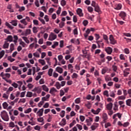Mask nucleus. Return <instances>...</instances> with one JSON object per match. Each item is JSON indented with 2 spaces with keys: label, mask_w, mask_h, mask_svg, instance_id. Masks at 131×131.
<instances>
[{
  "label": "nucleus",
  "mask_w": 131,
  "mask_h": 131,
  "mask_svg": "<svg viewBox=\"0 0 131 131\" xmlns=\"http://www.w3.org/2000/svg\"><path fill=\"white\" fill-rule=\"evenodd\" d=\"M1 118L4 120V121H9V115H8V113L6 112V111H3L1 113Z\"/></svg>",
  "instance_id": "1"
},
{
  "label": "nucleus",
  "mask_w": 131,
  "mask_h": 131,
  "mask_svg": "<svg viewBox=\"0 0 131 131\" xmlns=\"http://www.w3.org/2000/svg\"><path fill=\"white\" fill-rule=\"evenodd\" d=\"M56 38H57V35L54 34V33H51L49 35L48 40H51V41H53V40H55Z\"/></svg>",
  "instance_id": "2"
},
{
  "label": "nucleus",
  "mask_w": 131,
  "mask_h": 131,
  "mask_svg": "<svg viewBox=\"0 0 131 131\" xmlns=\"http://www.w3.org/2000/svg\"><path fill=\"white\" fill-rule=\"evenodd\" d=\"M119 16L122 18V20H125V17H126V13L124 11H121L119 14Z\"/></svg>",
  "instance_id": "3"
},
{
  "label": "nucleus",
  "mask_w": 131,
  "mask_h": 131,
  "mask_svg": "<svg viewBox=\"0 0 131 131\" xmlns=\"http://www.w3.org/2000/svg\"><path fill=\"white\" fill-rule=\"evenodd\" d=\"M110 40L111 41V45H115V43H116V40L114 39L113 35H110Z\"/></svg>",
  "instance_id": "4"
},
{
  "label": "nucleus",
  "mask_w": 131,
  "mask_h": 131,
  "mask_svg": "<svg viewBox=\"0 0 131 131\" xmlns=\"http://www.w3.org/2000/svg\"><path fill=\"white\" fill-rule=\"evenodd\" d=\"M76 12L79 17H83V13H82V10L81 9L78 8L76 10Z\"/></svg>",
  "instance_id": "5"
},
{
  "label": "nucleus",
  "mask_w": 131,
  "mask_h": 131,
  "mask_svg": "<svg viewBox=\"0 0 131 131\" xmlns=\"http://www.w3.org/2000/svg\"><path fill=\"white\" fill-rule=\"evenodd\" d=\"M105 52H106L107 54H108V55H111V54L112 53V48L110 47H108L106 48L105 49Z\"/></svg>",
  "instance_id": "6"
},
{
  "label": "nucleus",
  "mask_w": 131,
  "mask_h": 131,
  "mask_svg": "<svg viewBox=\"0 0 131 131\" xmlns=\"http://www.w3.org/2000/svg\"><path fill=\"white\" fill-rule=\"evenodd\" d=\"M102 119L103 120V121L104 123H106L107 120L108 119V115H107V114L104 113L102 114Z\"/></svg>",
  "instance_id": "7"
},
{
  "label": "nucleus",
  "mask_w": 131,
  "mask_h": 131,
  "mask_svg": "<svg viewBox=\"0 0 131 131\" xmlns=\"http://www.w3.org/2000/svg\"><path fill=\"white\" fill-rule=\"evenodd\" d=\"M59 125H60V126L66 125V119H65V118L62 119L61 121L59 122Z\"/></svg>",
  "instance_id": "8"
},
{
  "label": "nucleus",
  "mask_w": 131,
  "mask_h": 131,
  "mask_svg": "<svg viewBox=\"0 0 131 131\" xmlns=\"http://www.w3.org/2000/svg\"><path fill=\"white\" fill-rule=\"evenodd\" d=\"M37 114H38V116L40 117V116H42V115L43 114V108H42L40 109L37 113Z\"/></svg>",
  "instance_id": "9"
},
{
  "label": "nucleus",
  "mask_w": 131,
  "mask_h": 131,
  "mask_svg": "<svg viewBox=\"0 0 131 131\" xmlns=\"http://www.w3.org/2000/svg\"><path fill=\"white\" fill-rule=\"evenodd\" d=\"M100 111H101V109L100 108H97L96 111H95V110L94 109H92L91 110V112H92L93 114H95V115L99 114V113H100Z\"/></svg>",
  "instance_id": "10"
},
{
  "label": "nucleus",
  "mask_w": 131,
  "mask_h": 131,
  "mask_svg": "<svg viewBox=\"0 0 131 131\" xmlns=\"http://www.w3.org/2000/svg\"><path fill=\"white\" fill-rule=\"evenodd\" d=\"M112 107H113V104L111 102L106 105V108L107 110H112Z\"/></svg>",
  "instance_id": "11"
},
{
  "label": "nucleus",
  "mask_w": 131,
  "mask_h": 131,
  "mask_svg": "<svg viewBox=\"0 0 131 131\" xmlns=\"http://www.w3.org/2000/svg\"><path fill=\"white\" fill-rule=\"evenodd\" d=\"M115 7V10H121V8H122V5H121V4H118L116 5Z\"/></svg>",
  "instance_id": "12"
},
{
  "label": "nucleus",
  "mask_w": 131,
  "mask_h": 131,
  "mask_svg": "<svg viewBox=\"0 0 131 131\" xmlns=\"http://www.w3.org/2000/svg\"><path fill=\"white\" fill-rule=\"evenodd\" d=\"M56 71H57V72H58L59 73H60V74L63 73V69H62L60 67H57L56 68Z\"/></svg>",
  "instance_id": "13"
},
{
  "label": "nucleus",
  "mask_w": 131,
  "mask_h": 131,
  "mask_svg": "<svg viewBox=\"0 0 131 131\" xmlns=\"http://www.w3.org/2000/svg\"><path fill=\"white\" fill-rule=\"evenodd\" d=\"M13 26H17L18 25L17 20H12L10 22Z\"/></svg>",
  "instance_id": "14"
},
{
  "label": "nucleus",
  "mask_w": 131,
  "mask_h": 131,
  "mask_svg": "<svg viewBox=\"0 0 131 131\" xmlns=\"http://www.w3.org/2000/svg\"><path fill=\"white\" fill-rule=\"evenodd\" d=\"M95 9V12H97V13H99L100 12H101V9H100V7L99 6V5H96V6L94 7Z\"/></svg>",
  "instance_id": "15"
},
{
  "label": "nucleus",
  "mask_w": 131,
  "mask_h": 131,
  "mask_svg": "<svg viewBox=\"0 0 131 131\" xmlns=\"http://www.w3.org/2000/svg\"><path fill=\"white\" fill-rule=\"evenodd\" d=\"M6 39L7 40H8V41H10V42H12V41H13V37L12 36V35H9L8 36Z\"/></svg>",
  "instance_id": "16"
},
{
  "label": "nucleus",
  "mask_w": 131,
  "mask_h": 131,
  "mask_svg": "<svg viewBox=\"0 0 131 131\" xmlns=\"http://www.w3.org/2000/svg\"><path fill=\"white\" fill-rule=\"evenodd\" d=\"M54 92L55 93H56V92H57V91L55 89V88H52L51 89L50 91V94H51L52 95L54 94Z\"/></svg>",
  "instance_id": "17"
},
{
  "label": "nucleus",
  "mask_w": 131,
  "mask_h": 131,
  "mask_svg": "<svg viewBox=\"0 0 131 131\" xmlns=\"http://www.w3.org/2000/svg\"><path fill=\"white\" fill-rule=\"evenodd\" d=\"M50 98V94H48L46 97H42L41 100L42 101H48V99Z\"/></svg>",
  "instance_id": "18"
},
{
  "label": "nucleus",
  "mask_w": 131,
  "mask_h": 131,
  "mask_svg": "<svg viewBox=\"0 0 131 131\" xmlns=\"http://www.w3.org/2000/svg\"><path fill=\"white\" fill-rule=\"evenodd\" d=\"M55 86L57 89V90H60L61 88V84H60V82H56L55 84Z\"/></svg>",
  "instance_id": "19"
},
{
  "label": "nucleus",
  "mask_w": 131,
  "mask_h": 131,
  "mask_svg": "<svg viewBox=\"0 0 131 131\" xmlns=\"http://www.w3.org/2000/svg\"><path fill=\"white\" fill-rule=\"evenodd\" d=\"M114 110H115V111L118 110V105H117V102L116 101L114 103Z\"/></svg>",
  "instance_id": "20"
},
{
  "label": "nucleus",
  "mask_w": 131,
  "mask_h": 131,
  "mask_svg": "<svg viewBox=\"0 0 131 131\" xmlns=\"http://www.w3.org/2000/svg\"><path fill=\"white\" fill-rule=\"evenodd\" d=\"M38 62L43 66V65H46V61L43 59H39Z\"/></svg>",
  "instance_id": "21"
},
{
  "label": "nucleus",
  "mask_w": 131,
  "mask_h": 131,
  "mask_svg": "<svg viewBox=\"0 0 131 131\" xmlns=\"http://www.w3.org/2000/svg\"><path fill=\"white\" fill-rule=\"evenodd\" d=\"M42 88L43 89V91H45V92H49V88L46 85H42Z\"/></svg>",
  "instance_id": "22"
},
{
  "label": "nucleus",
  "mask_w": 131,
  "mask_h": 131,
  "mask_svg": "<svg viewBox=\"0 0 131 131\" xmlns=\"http://www.w3.org/2000/svg\"><path fill=\"white\" fill-rule=\"evenodd\" d=\"M8 106H9V104H8V103H7V102H5L3 103V107L4 109H7Z\"/></svg>",
  "instance_id": "23"
},
{
  "label": "nucleus",
  "mask_w": 131,
  "mask_h": 131,
  "mask_svg": "<svg viewBox=\"0 0 131 131\" xmlns=\"http://www.w3.org/2000/svg\"><path fill=\"white\" fill-rule=\"evenodd\" d=\"M60 5L62 7H65V6H66V1L65 0H61Z\"/></svg>",
  "instance_id": "24"
},
{
  "label": "nucleus",
  "mask_w": 131,
  "mask_h": 131,
  "mask_svg": "<svg viewBox=\"0 0 131 131\" xmlns=\"http://www.w3.org/2000/svg\"><path fill=\"white\" fill-rule=\"evenodd\" d=\"M75 124H76V121L75 120H73L72 122L70 124V127L71 128Z\"/></svg>",
  "instance_id": "25"
},
{
  "label": "nucleus",
  "mask_w": 131,
  "mask_h": 131,
  "mask_svg": "<svg viewBox=\"0 0 131 131\" xmlns=\"http://www.w3.org/2000/svg\"><path fill=\"white\" fill-rule=\"evenodd\" d=\"M9 48V43L5 42L3 45V49H8Z\"/></svg>",
  "instance_id": "26"
},
{
  "label": "nucleus",
  "mask_w": 131,
  "mask_h": 131,
  "mask_svg": "<svg viewBox=\"0 0 131 131\" xmlns=\"http://www.w3.org/2000/svg\"><path fill=\"white\" fill-rule=\"evenodd\" d=\"M57 46H59V42H58L57 41H55L54 44L52 46V49H55V48L57 47Z\"/></svg>",
  "instance_id": "27"
},
{
  "label": "nucleus",
  "mask_w": 131,
  "mask_h": 131,
  "mask_svg": "<svg viewBox=\"0 0 131 131\" xmlns=\"http://www.w3.org/2000/svg\"><path fill=\"white\" fill-rule=\"evenodd\" d=\"M20 42L19 45H21L23 48H25V46H26V43L25 42H23L22 40H19Z\"/></svg>",
  "instance_id": "28"
},
{
  "label": "nucleus",
  "mask_w": 131,
  "mask_h": 131,
  "mask_svg": "<svg viewBox=\"0 0 131 131\" xmlns=\"http://www.w3.org/2000/svg\"><path fill=\"white\" fill-rule=\"evenodd\" d=\"M13 38L14 39L13 40V42H14L15 43H17V40H18V36L14 35Z\"/></svg>",
  "instance_id": "29"
},
{
  "label": "nucleus",
  "mask_w": 131,
  "mask_h": 131,
  "mask_svg": "<svg viewBox=\"0 0 131 131\" xmlns=\"http://www.w3.org/2000/svg\"><path fill=\"white\" fill-rule=\"evenodd\" d=\"M130 103H131V99H127L126 101V104L127 106H130Z\"/></svg>",
  "instance_id": "30"
},
{
  "label": "nucleus",
  "mask_w": 131,
  "mask_h": 131,
  "mask_svg": "<svg viewBox=\"0 0 131 131\" xmlns=\"http://www.w3.org/2000/svg\"><path fill=\"white\" fill-rule=\"evenodd\" d=\"M38 19L42 23V24H43V25L46 24V21H45V20L43 19L40 17H38Z\"/></svg>",
  "instance_id": "31"
},
{
  "label": "nucleus",
  "mask_w": 131,
  "mask_h": 131,
  "mask_svg": "<svg viewBox=\"0 0 131 131\" xmlns=\"http://www.w3.org/2000/svg\"><path fill=\"white\" fill-rule=\"evenodd\" d=\"M3 79L5 80V81H6V82H8V83H12V80H8L7 78L6 77H3Z\"/></svg>",
  "instance_id": "32"
},
{
  "label": "nucleus",
  "mask_w": 131,
  "mask_h": 131,
  "mask_svg": "<svg viewBox=\"0 0 131 131\" xmlns=\"http://www.w3.org/2000/svg\"><path fill=\"white\" fill-rule=\"evenodd\" d=\"M52 74H53V69H50L48 71V75H49V76H52Z\"/></svg>",
  "instance_id": "33"
},
{
  "label": "nucleus",
  "mask_w": 131,
  "mask_h": 131,
  "mask_svg": "<svg viewBox=\"0 0 131 131\" xmlns=\"http://www.w3.org/2000/svg\"><path fill=\"white\" fill-rule=\"evenodd\" d=\"M20 23H22L25 26H26V25H27V22H26V20H25V19H23L21 20H20Z\"/></svg>",
  "instance_id": "34"
},
{
  "label": "nucleus",
  "mask_w": 131,
  "mask_h": 131,
  "mask_svg": "<svg viewBox=\"0 0 131 131\" xmlns=\"http://www.w3.org/2000/svg\"><path fill=\"white\" fill-rule=\"evenodd\" d=\"M32 109H31V108H28L27 110H26L25 111V113L26 114H28V113H30V112H31V111H32Z\"/></svg>",
  "instance_id": "35"
},
{
  "label": "nucleus",
  "mask_w": 131,
  "mask_h": 131,
  "mask_svg": "<svg viewBox=\"0 0 131 131\" xmlns=\"http://www.w3.org/2000/svg\"><path fill=\"white\" fill-rule=\"evenodd\" d=\"M27 97H28L29 98H31V97H32V92H28L27 94Z\"/></svg>",
  "instance_id": "36"
},
{
  "label": "nucleus",
  "mask_w": 131,
  "mask_h": 131,
  "mask_svg": "<svg viewBox=\"0 0 131 131\" xmlns=\"http://www.w3.org/2000/svg\"><path fill=\"white\" fill-rule=\"evenodd\" d=\"M8 61H10V62H14V61H15V59L12 58V56H8Z\"/></svg>",
  "instance_id": "37"
},
{
  "label": "nucleus",
  "mask_w": 131,
  "mask_h": 131,
  "mask_svg": "<svg viewBox=\"0 0 131 131\" xmlns=\"http://www.w3.org/2000/svg\"><path fill=\"white\" fill-rule=\"evenodd\" d=\"M102 36H103V39H104V40L108 41V36H107V35L103 34Z\"/></svg>",
  "instance_id": "38"
},
{
  "label": "nucleus",
  "mask_w": 131,
  "mask_h": 131,
  "mask_svg": "<svg viewBox=\"0 0 131 131\" xmlns=\"http://www.w3.org/2000/svg\"><path fill=\"white\" fill-rule=\"evenodd\" d=\"M44 103H45L44 100H42V101H40L39 103L38 104V107H41V106H42V105H43Z\"/></svg>",
  "instance_id": "39"
},
{
  "label": "nucleus",
  "mask_w": 131,
  "mask_h": 131,
  "mask_svg": "<svg viewBox=\"0 0 131 131\" xmlns=\"http://www.w3.org/2000/svg\"><path fill=\"white\" fill-rule=\"evenodd\" d=\"M23 39L26 41L27 43H29V40H28V38L26 37H22Z\"/></svg>",
  "instance_id": "40"
},
{
  "label": "nucleus",
  "mask_w": 131,
  "mask_h": 131,
  "mask_svg": "<svg viewBox=\"0 0 131 131\" xmlns=\"http://www.w3.org/2000/svg\"><path fill=\"white\" fill-rule=\"evenodd\" d=\"M6 25L8 27H9V28H10V29H14V27H13V26H12L11 25H10V24H9L8 23H6Z\"/></svg>",
  "instance_id": "41"
},
{
  "label": "nucleus",
  "mask_w": 131,
  "mask_h": 131,
  "mask_svg": "<svg viewBox=\"0 0 131 131\" xmlns=\"http://www.w3.org/2000/svg\"><path fill=\"white\" fill-rule=\"evenodd\" d=\"M128 74H129V72H126L125 71H123V75L124 77H127Z\"/></svg>",
  "instance_id": "42"
},
{
  "label": "nucleus",
  "mask_w": 131,
  "mask_h": 131,
  "mask_svg": "<svg viewBox=\"0 0 131 131\" xmlns=\"http://www.w3.org/2000/svg\"><path fill=\"white\" fill-rule=\"evenodd\" d=\"M60 116L62 118L65 116V111H62L60 113Z\"/></svg>",
  "instance_id": "43"
},
{
  "label": "nucleus",
  "mask_w": 131,
  "mask_h": 131,
  "mask_svg": "<svg viewBox=\"0 0 131 131\" xmlns=\"http://www.w3.org/2000/svg\"><path fill=\"white\" fill-rule=\"evenodd\" d=\"M64 26H65V23L63 21H61L60 24H59V27L60 28H63V27H64Z\"/></svg>",
  "instance_id": "44"
},
{
  "label": "nucleus",
  "mask_w": 131,
  "mask_h": 131,
  "mask_svg": "<svg viewBox=\"0 0 131 131\" xmlns=\"http://www.w3.org/2000/svg\"><path fill=\"white\" fill-rule=\"evenodd\" d=\"M5 55V51L3 50L0 52V58H3Z\"/></svg>",
  "instance_id": "45"
},
{
  "label": "nucleus",
  "mask_w": 131,
  "mask_h": 131,
  "mask_svg": "<svg viewBox=\"0 0 131 131\" xmlns=\"http://www.w3.org/2000/svg\"><path fill=\"white\" fill-rule=\"evenodd\" d=\"M37 28L36 27H34L33 28V33H37Z\"/></svg>",
  "instance_id": "46"
},
{
  "label": "nucleus",
  "mask_w": 131,
  "mask_h": 131,
  "mask_svg": "<svg viewBox=\"0 0 131 131\" xmlns=\"http://www.w3.org/2000/svg\"><path fill=\"white\" fill-rule=\"evenodd\" d=\"M77 77H78V75H77V74L74 73L73 74V75L72 76V78H77Z\"/></svg>",
  "instance_id": "47"
},
{
  "label": "nucleus",
  "mask_w": 131,
  "mask_h": 131,
  "mask_svg": "<svg viewBox=\"0 0 131 131\" xmlns=\"http://www.w3.org/2000/svg\"><path fill=\"white\" fill-rule=\"evenodd\" d=\"M61 7H58V9L56 11V13L57 15H60V14L61 13Z\"/></svg>",
  "instance_id": "48"
},
{
  "label": "nucleus",
  "mask_w": 131,
  "mask_h": 131,
  "mask_svg": "<svg viewBox=\"0 0 131 131\" xmlns=\"http://www.w3.org/2000/svg\"><path fill=\"white\" fill-rule=\"evenodd\" d=\"M75 103L76 104H79L80 103V98H78L76 99L75 100Z\"/></svg>",
  "instance_id": "49"
},
{
  "label": "nucleus",
  "mask_w": 131,
  "mask_h": 131,
  "mask_svg": "<svg viewBox=\"0 0 131 131\" xmlns=\"http://www.w3.org/2000/svg\"><path fill=\"white\" fill-rule=\"evenodd\" d=\"M103 95L104 96H106V97H109V93L108 92V91L105 90L104 92H103Z\"/></svg>",
  "instance_id": "50"
},
{
  "label": "nucleus",
  "mask_w": 131,
  "mask_h": 131,
  "mask_svg": "<svg viewBox=\"0 0 131 131\" xmlns=\"http://www.w3.org/2000/svg\"><path fill=\"white\" fill-rule=\"evenodd\" d=\"M112 68H113V70L115 71V72H116V71H117V66L115 65H113L112 66Z\"/></svg>",
  "instance_id": "51"
},
{
  "label": "nucleus",
  "mask_w": 131,
  "mask_h": 131,
  "mask_svg": "<svg viewBox=\"0 0 131 131\" xmlns=\"http://www.w3.org/2000/svg\"><path fill=\"white\" fill-rule=\"evenodd\" d=\"M33 24L34 25H36V26H37L38 25V20H36V19H34L33 20Z\"/></svg>",
  "instance_id": "52"
},
{
  "label": "nucleus",
  "mask_w": 131,
  "mask_h": 131,
  "mask_svg": "<svg viewBox=\"0 0 131 131\" xmlns=\"http://www.w3.org/2000/svg\"><path fill=\"white\" fill-rule=\"evenodd\" d=\"M88 12H90V13H92V12H93V7L91 6L88 7Z\"/></svg>",
  "instance_id": "53"
},
{
  "label": "nucleus",
  "mask_w": 131,
  "mask_h": 131,
  "mask_svg": "<svg viewBox=\"0 0 131 131\" xmlns=\"http://www.w3.org/2000/svg\"><path fill=\"white\" fill-rule=\"evenodd\" d=\"M110 97H112V98H115V93H114V92L112 91L110 93Z\"/></svg>",
  "instance_id": "54"
},
{
  "label": "nucleus",
  "mask_w": 131,
  "mask_h": 131,
  "mask_svg": "<svg viewBox=\"0 0 131 131\" xmlns=\"http://www.w3.org/2000/svg\"><path fill=\"white\" fill-rule=\"evenodd\" d=\"M23 11H25V7L24 6L20 7L19 9L18 10L19 12H23Z\"/></svg>",
  "instance_id": "55"
},
{
  "label": "nucleus",
  "mask_w": 131,
  "mask_h": 131,
  "mask_svg": "<svg viewBox=\"0 0 131 131\" xmlns=\"http://www.w3.org/2000/svg\"><path fill=\"white\" fill-rule=\"evenodd\" d=\"M118 100H125V96H124V95L119 96Z\"/></svg>",
  "instance_id": "56"
},
{
  "label": "nucleus",
  "mask_w": 131,
  "mask_h": 131,
  "mask_svg": "<svg viewBox=\"0 0 131 131\" xmlns=\"http://www.w3.org/2000/svg\"><path fill=\"white\" fill-rule=\"evenodd\" d=\"M9 126L10 127H15V124L13 122H11L9 123Z\"/></svg>",
  "instance_id": "57"
},
{
  "label": "nucleus",
  "mask_w": 131,
  "mask_h": 131,
  "mask_svg": "<svg viewBox=\"0 0 131 131\" xmlns=\"http://www.w3.org/2000/svg\"><path fill=\"white\" fill-rule=\"evenodd\" d=\"M73 32H74V35H77V34H78V32L77 31V28H75L74 29Z\"/></svg>",
  "instance_id": "58"
},
{
  "label": "nucleus",
  "mask_w": 131,
  "mask_h": 131,
  "mask_svg": "<svg viewBox=\"0 0 131 131\" xmlns=\"http://www.w3.org/2000/svg\"><path fill=\"white\" fill-rule=\"evenodd\" d=\"M35 5L36 7H37V8L39 7V2H38V0L35 1Z\"/></svg>",
  "instance_id": "59"
},
{
  "label": "nucleus",
  "mask_w": 131,
  "mask_h": 131,
  "mask_svg": "<svg viewBox=\"0 0 131 131\" xmlns=\"http://www.w3.org/2000/svg\"><path fill=\"white\" fill-rule=\"evenodd\" d=\"M90 121H91V122L93 121V118H89V119H86V122L87 123H89Z\"/></svg>",
  "instance_id": "60"
},
{
  "label": "nucleus",
  "mask_w": 131,
  "mask_h": 131,
  "mask_svg": "<svg viewBox=\"0 0 131 131\" xmlns=\"http://www.w3.org/2000/svg\"><path fill=\"white\" fill-rule=\"evenodd\" d=\"M88 24H89V21H88V20H84L83 21V25H84V26H86V25H88Z\"/></svg>",
  "instance_id": "61"
},
{
  "label": "nucleus",
  "mask_w": 131,
  "mask_h": 131,
  "mask_svg": "<svg viewBox=\"0 0 131 131\" xmlns=\"http://www.w3.org/2000/svg\"><path fill=\"white\" fill-rule=\"evenodd\" d=\"M10 50L11 52H13V51H14V44L13 43L10 45Z\"/></svg>",
  "instance_id": "62"
},
{
  "label": "nucleus",
  "mask_w": 131,
  "mask_h": 131,
  "mask_svg": "<svg viewBox=\"0 0 131 131\" xmlns=\"http://www.w3.org/2000/svg\"><path fill=\"white\" fill-rule=\"evenodd\" d=\"M37 121L39 122H42L43 121V118H39L37 119Z\"/></svg>",
  "instance_id": "63"
},
{
  "label": "nucleus",
  "mask_w": 131,
  "mask_h": 131,
  "mask_svg": "<svg viewBox=\"0 0 131 131\" xmlns=\"http://www.w3.org/2000/svg\"><path fill=\"white\" fill-rule=\"evenodd\" d=\"M109 126H111V124L109 122L106 123L105 124V128H107V127H109Z\"/></svg>",
  "instance_id": "64"
}]
</instances>
